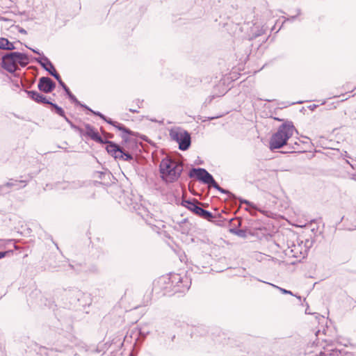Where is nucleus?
<instances>
[{
	"instance_id": "obj_1",
	"label": "nucleus",
	"mask_w": 356,
	"mask_h": 356,
	"mask_svg": "<svg viewBox=\"0 0 356 356\" xmlns=\"http://www.w3.org/2000/svg\"><path fill=\"white\" fill-rule=\"evenodd\" d=\"M183 165L169 156L163 159L159 165L161 178L166 183H173L178 180L183 172Z\"/></svg>"
},
{
	"instance_id": "obj_2",
	"label": "nucleus",
	"mask_w": 356,
	"mask_h": 356,
	"mask_svg": "<svg viewBox=\"0 0 356 356\" xmlns=\"http://www.w3.org/2000/svg\"><path fill=\"white\" fill-rule=\"evenodd\" d=\"M295 131L296 128L291 122H286L282 124L270 139V149L274 150L280 149L284 145H288L287 141L293 136Z\"/></svg>"
},
{
	"instance_id": "obj_3",
	"label": "nucleus",
	"mask_w": 356,
	"mask_h": 356,
	"mask_svg": "<svg viewBox=\"0 0 356 356\" xmlns=\"http://www.w3.org/2000/svg\"><path fill=\"white\" fill-rule=\"evenodd\" d=\"M29 63V56L24 53L13 51L5 54L1 58V67L10 73L19 70L18 65L24 67Z\"/></svg>"
},
{
	"instance_id": "obj_4",
	"label": "nucleus",
	"mask_w": 356,
	"mask_h": 356,
	"mask_svg": "<svg viewBox=\"0 0 356 356\" xmlns=\"http://www.w3.org/2000/svg\"><path fill=\"white\" fill-rule=\"evenodd\" d=\"M191 178H195L205 184L217 189L221 193L227 194L230 199H236V197L229 191L221 188L215 181L213 176L208 172L204 168H192L188 174Z\"/></svg>"
},
{
	"instance_id": "obj_5",
	"label": "nucleus",
	"mask_w": 356,
	"mask_h": 356,
	"mask_svg": "<svg viewBox=\"0 0 356 356\" xmlns=\"http://www.w3.org/2000/svg\"><path fill=\"white\" fill-rule=\"evenodd\" d=\"M81 107H83L85 109L89 111L90 112H91L95 115H97V116L99 117L101 119L104 120L108 124L113 126L114 127L118 129L119 131H122L121 138H122L123 142L127 143L129 141V137H128L129 136H135L136 135V134L134 131H132L129 129L127 128L122 124L119 123V122H118L116 121H114V120H113L111 118H108L104 115H103L102 113H100L99 111H95L92 110L90 108H89L88 106H86L85 104L84 105H81Z\"/></svg>"
},
{
	"instance_id": "obj_6",
	"label": "nucleus",
	"mask_w": 356,
	"mask_h": 356,
	"mask_svg": "<svg viewBox=\"0 0 356 356\" xmlns=\"http://www.w3.org/2000/svg\"><path fill=\"white\" fill-rule=\"evenodd\" d=\"M170 138L179 144V149L182 151L187 150L191 144L190 134L181 128L172 129L170 131Z\"/></svg>"
},
{
	"instance_id": "obj_7",
	"label": "nucleus",
	"mask_w": 356,
	"mask_h": 356,
	"mask_svg": "<svg viewBox=\"0 0 356 356\" xmlns=\"http://www.w3.org/2000/svg\"><path fill=\"white\" fill-rule=\"evenodd\" d=\"M56 86V83L48 76H42L38 80V88L44 93L51 92Z\"/></svg>"
},
{
	"instance_id": "obj_8",
	"label": "nucleus",
	"mask_w": 356,
	"mask_h": 356,
	"mask_svg": "<svg viewBox=\"0 0 356 356\" xmlns=\"http://www.w3.org/2000/svg\"><path fill=\"white\" fill-rule=\"evenodd\" d=\"M170 280L172 284L175 283L176 284L175 285V286L178 287L176 291L184 292L186 290H188L190 287V286L188 285V279L186 278L185 280H183V278L179 274L172 275L170 277Z\"/></svg>"
},
{
	"instance_id": "obj_9",
	"label": "nucleus",
	"mask_w": 356,
	"mask_h": 356,
	"mask_svg": "<svg viewBox=\"0 0 356 356\" xmlns=\"http://www.w3.org/2000/svg\"><path fill=\"white\" fill-rule=\"evenodd\" d=\"M24 91L29 98L38 104H48L50 103V101H49L45 96L38 91L28 90H25Z\"/></svg>"
},
{
	"instance_id": "obj_10",
	"label": "nucleus",
	"mask_w": 356,
	"mask_h": 356,
	"mask_svg": "<svg viewBox=\"0 0 356 356\" xmlns=\"http://www.w3.org/2000/svg\"><path fill=\"white\" fill-rule=\"evenodd\" d=\"M86 131L83 133L81 129H78L80 133L84 136H89L94 141L101 140V136L97 131L89 124H85Z\"/></svg>"
},
{
	"instance_id": "obj_11",
	"label": "nucleus",
	"mask_w": 356,
	"mask_h": 356,
	"mask_svg": "<svg viewBox=\"0 0 356 356\" xmlns=\"http://www.w3.org/2000/svg\"><path fill=\"white\" fill-rule=\"evenodd\" d=\"M35 60L50 74L51 72L54 73V70H56L49 59L44 56L42 58H36Z\"/></svg>"
},
{
	"instance_id": "obj_12",
	"label": "nucleus",
	"mask_w": 356,
	"mask_h": 356,
	"mask_svg": "<svg viewBox=\"0 0 356 356\" xmlns=\"http://www.w3.org/2000/svg\"><path fill=\"white\" fill-rule=\"evenodd\" d=\"M199 202L197 200H195L192 202L191 200H185L183 203V205L186 207L188 209L193 211L194 213L200 216L201 211H202L203 209L200 207L199 205Z\"/></svg>"
},
{
	"instance_id": "obj_13",
	"label": "nucleus",
	"mask_w": 356,
	"mask_h": 356,
	"mask_svg": "<svg viewBox=\"0 0 356 356\" xmlns=\"http://www.w3.org/2000/svg\"><path fill=\"white\" fill-rule=\"evenodd\" d=\"M121 147L116 144L115 143H109L108 146L106 147V149L107 152L112 156H113L115 159V156H117L118 155V153H120V150L121 149Z\"/></svg>"
},
{
	"instance_id": "obj_14",
	"label": "nucleus",
	"mask_w": 356,
	"mask_h": 356,
	"mask_svg": "<svg viewBox=\"0 0 356 356\" xmlns=\"http://www.w3.org/2000/svg\"><path fill=\"white\" fill-rule=\"evenodd\" d=\"M26 186V181L21 180L19 181H15V182L8 181L4 185L0 186V190H2L4 187L12 188L15 186L17 189L24 188Z\"/></svg>"
},
{
	"instance_id": "obj_15",
	"label": "nucleus",
	"mask_w": 356,
	"mask_h": 356,
	"mask_svg": "<svg viewBox=\"0 0 356 356\" xmlns=\"http://www.w3.org/2000/svg\"><path fill=\"white\" fill-rule=\"evenodd\" d=\"M0 49L4 50H14L15 47L13 43L10 42L7 38H0Z\"/></svg>"
},
{
	"instance_id": "obj_16",
	"label": "nucleus",
	"mask_w": 356,
	"mask_h": 356,
	"mask_svg": "<svg viewBox=\"0 0 356 356\" xmlns=\"http://www.w3.org/2000/svg\"><path fill=\"white\" fill-rule=\"evenodd\" d=\"M117 159L129 161L133 160V156L131 154L124 152V149L121 148L118 155L117 156H115V159Z\"/></svg>"
},
{
	"instance_id": "obj_17",
	"label": "nucleus",
	"mask_w": 356,
	"mask_h": 356,
	"mask_svg": "<svg viewBox=\"0 0 356 356\" xmlns=\"http://www.w3.org/2000/svg\"><path fill=\"white\" fill-rule=\"evenodd\" d=\"M299 247H300V245H298V247L296 246L295 245H293V248L291 249V252H293V256L295 257H302L304 258L305 255L307 253V250L305 249L304 252L302 250H299Z\"/></svg>"
},
{
	"instance_id": "obj_18",
	"label": "nucleus",
	"mask_w": 356,
	"mask_h": 356,
	"mask_svg": "<svg viewBox=\"0 0 356 356\" xmlns=\"http://www.w3.org/2000/svg\"><path fill=\"white\" fill-rule=\"evenodd\" d=\"M48 104H49L51 106L52 111H54L56 114H58L60 117H65V111L61 107L58 106L56 104H54L51 102H50V103H49Z\"/></svg>"
},
{
	"instance_id": "obj_19",
	"label": "nucleus",
	"mask_w": 356,
	"mask_h": 356,
	"mask_svg": "<svg viewBox=\"0 0 356 356\" xmlns=\"http://www.w3.org/2000/svg\"><path fill=\"white\" fill-rule=\"evenodd\" d=\"M200 217L202 218L203 219L207 220L209 221H212L213 219L214 218V216L211 212H210L207 210H205L204 209H203L202 211H201V214H200Z\"/></svg>"
},
{
	"instance_id": "obj_20",
	"label": "nucleus",
	"mask_w": 356,
	"mask_h": 356,
	"mask_svg": "<svg viewBox=\"0 0 356 356\" xmlns=\"http://www.w3.org/2000/svg\"><path fill=\"white\" fill-rule=\"evenodd\" d=\"M51 75L54 76L56 81L58 82L59 85L63 87V86H65L66 84L62 81L60 74L56 72V70H54V73L51 72Z\"/></svg>"
},
{
	"instance_id": "obj_21",
	"label": "nucleus",
	"mask_w": 356,
	"mask_h": 356,
	"mask_svg": "<svg viewBox=\"0 0 356 356\" xmlns=\"http://www.w3.org/2000/svg\"><path fill=\"white\" fill-rule=\"evenodd\" d=\"M67 95L68 96L69 99L71 100V102H72L73 103H74L76 105H79L80 106H81V105H83L77 99L76 97L71 92V91L70 90L67 93Z\"/></svg>"
},
{
	"instance_id": "obj_22",
	"label": "nucleus",
	"mask_w": 356,
	"mask_h": 356,
	"mask_svg": "<svg viewBox=\"0 0 356 356\" xmlns=\"http://www.w3.org/2000/svg\"><path fill=\"white\" fill-rule=\"evenodd\" d=\"M230 232L239 236H243L245 235V232L242 229H231Z\"/></svg>"
},
{
	"instance_id": "obj_23",
	"label": "nucleus",
	"mask_w": 356,
	"mask_h": 356,
	"mask_svg": "<svg viewBox=\"0 0 356 356\" xmlns=\"http://www.w3.org/2000/svg\"><path fill=\"white\" fill-rule=\"evenodd\" d=\"M301 152V149L300 148V144L298 142H295L291 147V150L289 151V152Z\"/></svg>"
},
{
	"instance_id": "obj_24",
	"label": "nucleus",
	"mask_w": 356,
	"mask_h": 356,
	"mask_svg": "<svg viewBox=\"0 0 356 356\" xmlns=\"http://www.w3.org/2000/svg\"><path fill=\"white\" fill-rule=\"evenodd\" d=\"M95 142L100 143V144H106V146H108L109 143H113V141H111L108 140H104L102 137H101V140H95Z\"/></svg>"
},
{
	"instance_id": "obj_25",
	"label": "nucleus",
	"mask_w": 356,
	"mask_h": 356,
	"mask_svg": "<svg viewBox=\"0 0 356 356\" xmlns=\"http://www.w3.org/2000/svg\"><path fill=\"white\" fill-rule=\"evenodd\" d=\"M239 200H240L241 204L244 203L250 207H252V208L254 207L253 204L248 200H243V199H239Z\"/></svg>"
},
{
	"instance_id": "obj_26",
	"label": "nucleus",
	"mask_w": 356,
	"mask_h": 356,
	"mask_svg": "<svg viewBox=\"0 0 356 356\" xmlns=\"http://www.w3.org/2000/svg\"><path fill=\"white\" fill-rule=\"evenodd\" d=\"M277 289H280V291L284 293V294H290V295H292L293 296V293L291 291H288L286 289H282V288H280V287H278V286H276Z\"/></svg>"
},
{
	"instance_id": "obj_27",
	"label": "nucleus",
	"mask_w": 356,
	"mask_h": 356,
	"mask_svg": "<svg viewBox=\"0 0 356 356\" xmlns=\"http://www.w3.org/2000/svg\"><path fill=\"white\" fill-rule=\"evenodd\" d=\"M63 118L65 119V120L67 123H69V124L71 125V127H73V128H74V129H79V128H77L76 127H75L74 125H73L72 122L69 120V118H68L65 115V117H63Z\"/></svg>"
},
{
	"instance_id": "obj_28",
	"label": "nucleus",
	"mask_w": 356,
	"mask_h": 356,
	"mask_svg": "<svg viewBox=\"0 0 356 356\" xmlns=\"http://www.w3.org/2000/svg\"><path fill=\"white\" fill-rule=\"evenodd\" d=\"M339 353H341V352L337 350H332V353H330L329 355L330 356H339Z\"/></svg>"
},
{
	"instance_id": "obj_29",
	"label": "nucleus",
	"mask_w": 356,
	"mask_h": 356,
	"mask_svg": "<svg viewBox=\"0 0 356 356\" xmlns=\"http://www.w3.org/2000/svg\"><path fill=\"white\" fill-rule=\"evenodd\" d=\"M28 48H29V49H31L33 52H34V53H35V54H38V55H40V56H41V55H42V56H44V55L42 54V53L40 52L38 50H36V49H31V48H30V47H28Z\"/></svg>"
},
{
	"instance_id": "obj_30",
	"label": "nucleus",
	"mask_w": 356,
	"mask_h": 356,
	"mask_svg": "<svg viewBox=\"0 0 356 356\" xmlns=\"http://www.w3.org/2000/svg\"><path fill=\"white\" fill-rule=\"evenodd\" d=\"M102 131L106 136V138H113V134H107L105 131H104L102 129Z\"/></svg>"
},
{
	"instance_id": "obj_31",
	"label": "nucleus",
	"mask_w": 356,
	"mask_h": 356,
	"mask_svg": "<svg viewBox=\"0 0 356 356\" xmlns=\"http://www.w3.org/2000/svg\"><path fill=\"white\" fill-rule=\"evenodd\" d=\"M296 11H297L296 15L292 16L291 17V20H293L296 17V16H298V15H299L300 14V12H301L300 9H297Z\"/></svg>"
},
{
	"instance_id": "obj_32",
	"label": "nucleus",
	"mask_w": 356,
	"mask_h": 356,
	"mask_svg": "<svg viewBox=\"0 0 356 356\" xmlns=\"http://www.w3.org/2000/svg\"><path fill=\"white\" fill-rule=\"evenodd\" d=\"M63 89L65 90V92H66V94L70 91V89L69 88L65 85V86H63Z\"/></svg>"
},
{
	"instance_id": "obj_33",
	"label": "nucleus",
	"mask_w": 356,
	"mask_h": 356,
	"mask_svg": "<svg viewBox=\"0 0 356 356\" xmlns=\"http://www.w3.org/2000/svg\"><path fill=\"white\" fill-rule=\"evenodd\" d=\"M63 89L65 90V92H66V94L70 91V89L69 88L65 85V86H63Z\"/></svg>"
},
{
	"instance_id": "obj_34",
	"label": "nucleus",
	"mask_w": 356,
	"mask_h": 356,
	"mask_svg": "<svg viewBox=\"0 0 356 356\" xmlns=\"http://www.w3.org/2000/svg\"><path fill=\"white\" fill-rule=\"evenodd\" d=\"M6 252H0V259L3 258L6 256Z\"/></svg>"
},
{
	"instance_id": "obj_35",
	"label": "nucleus",
	"mask_w": 356,
	"mask_h": 356,
	"mask_svg": "<svg viewBox=\"0 0 356 356\" xmlns=\"http://www.w3.org/2000/svg\"><path fill=\"white\" fill-rule=\"evenodd\" d=\"M129 111L133 113H138V111L137 109H136V108H134V109L133 108H130Z\"/></svg>"
},
{
	"instance_id": "obj_36",
	"label": "nucleus",
	"mask_w": 356,
	"mask_h": 356,
	"mask_svg": "<svg viewBox=\"0 0 356 356\" xmlns=\"http://www.w3.org/2000/svg\"><path fill=\"white\" fill-rule=\"evenodd\" d=\"M19 31V33H21L26 34V30H24V29H20Z\"/></svg>"
},
{
	"instance_id": "obj_37",
	"label": "nucleus",
	"mask_w": 356,
	"mask_h": 356,
	"mask_svg": "<svg viewBox=\"0 0 356 356\" xmlns=\"http://www.w3.org/2000/svg\"><path fill=\"white\" fill-rule=\"evenodd\" d=\"M327 355L328 353H326L325 352H321L319 356H327Z\"/></svg>"
},
{
	"instance_id": "obj_38",
	"label": "nucleus",
	"mask_w": 356,
	"mask_h": 356,
	"mask_svg": "<svg viewBox=\"0 0 356 356\" xmlns=\"http://www.w3.org/2000/svg\"><path fill=\"white\" fill-rule=\"evenodd\" d=\"M140 334L141 336L145 337V334L144 332H143L142 331H140Z\"/></svg>"
},
{
	"instance_id": "obj_39",
	"label": "nucleus",
	"mask_w": 356,
	"mask_h": 356,
	"mask_svg": "<svg viewBox=\"0 0 356 356\" xmlns=\"http://www.w3.org/2000/svg\"><path fill=\"white\" fill-rule=\"evenodd\" d=\"M261 34V33L259 32V33H258L257 34H256L254 37V38H256V37H257V36L260 35Z\"/></svg>"
}]
</instances>
